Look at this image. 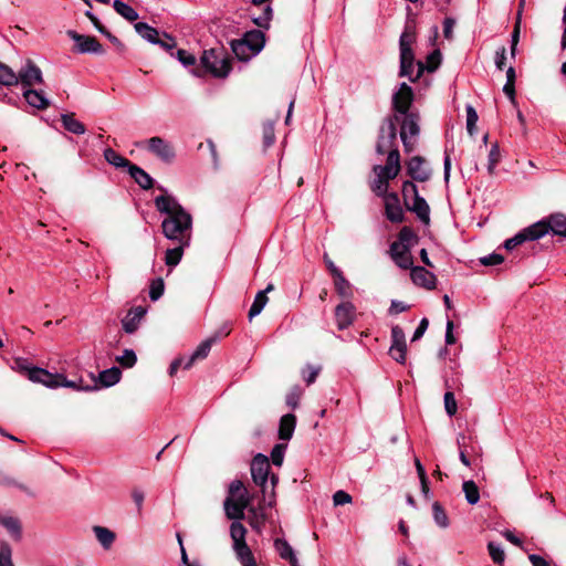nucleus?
I'll return each mask as SVG.
<instances>
[{
    "instance_id": "1",
    "label": "nucleus",
    "mask_w": 566,
    "mask_h": 566,
    "mask_svg": "<svg viewBox=\"0 0 566 566\" xmlns=\"http://www.w3.org/2000/svg\"><path fill=\"white\" fill-rule=\"evenodd\" d=\"M155 207L167 217L161 222L164 235L171 241L190 244L192 217L170 195H161L155 198Z\"/></svg>"
},
{
    "instance_id": "2",
    "label": "nucleus",
    "mask_w": 566,
    "mask_h": 566,
    "mask_svg": "<svg viewBox=\"0 0 566 566\" xmlns=\"http://www.w3.org/2000/svg\"><path fill=\"white\" fill-rule=\"evenodd\" d=\"M401 193L406 209L415 213L423 224H429L430 207L426 199L419 195L415 182L410 180L403 181Z\"/></svg>"
},
{
    "instance_id": "3",
    "label": "nucleus",
    "mask_w": 566,
    "mask_h": 566,
    "mask_svg": "<svg viewBox=\"0 0 566 566\" xmlns=\"http://www.w3.org/2000/svg\"><path fill=\"white\" fill-rule=\"evenodd\" d=\"M201 63L214 77H226L231 71V60L223 49L206 50Z\"/></svg>"
},
{
    "instance_id": "4",
    "label": "nucleus",
    "mask_w": 566,
    "mask_h": 566,
    "mask_svg": "<svg viewBox=\"0 0 566 566\" xmlns=\"http://www.w3.org/2000/svg\"><path fill=\"white\" fill-rule=\"evenodd\" d=\"M399 120L397 115L394 117H387L379 129V136L376 145V151L379 155H384L387 150H390L396 147L397 139V128L396 122Z\"/></svg>"
},
{
    "instance_id": "5",
    "label": "nucleus",
    "mask_w": 566,
    "mask_h": 566,
    "mask_svg": "<svg viewBox=\"0 0 566 566\" xmlns=\"http://www.w3.org/2000/svg\"><path fill=\"white\" fill-rule=\"evenodd\" d=\"M403 119L400 127V138L403 144L405 150L410 153L413 150L415 140L420 133L419 120L420 116L417 112L407 113L402 115Z\"/></svg>"
},
{
    "instance_id": "6",
    "label": "nucleus",
    "mask_w": 566,
    "mask_h": 566,
    "mask_svg": "<svg viewBox=\"0 0 566 566\" xmlns=\"http://www.w3.org/2000/svg\"><path fill=\"white\" fill-rule=\"evenodd\" d=\"M270 462L266 455L258 453L251 462V475L253 482L260 486L263 494V501H266L268 496V480L270 474Z\"/></svg>"
},
{
    "instance_id": "7",
    "label": "nucleus",
    "mask_w": 566,
    "mask_h": 566,
    "mask_svg": "<svg viewBox=\"0 0 566 566\" xmlns=\"http://www.w3.org/2000/svg\"><path fill=\"white\" fill-rule=\"evenodd\" d=\"M535 228L538 239L543 238L549 231L555 235L566 237V216L563 213H553L532 224Z\"/></svg>"
},
{
    "instance_id": "8",
    "label": "nucleus",
    "mask_w": 566,
    "mask_h": 566,
    "mask_svg": "<svg viewBox=\"0 0 566 566\" xmlns=\"http://www.w3.org/2000/svg\"><path fill=\"white\" fill-rule=\"evenodd\" d=\"M15 363L20 370L27 373L29 380L32 382L42 384L48 388H59L57 380L60 374H52L40 367H29L22 359H18Z\"/></svg>"
},
{
    "instance_id": "9",
    "label": "nucleus",
    "mask_w": 566,
    "mask_h": 566,
    "mask_svg": "<svg viewBox=\"0 0 566 566\" xmlns=\"http://www.w3.org/2000/svg\"><path fill=\"white\" fill-rule=\"evenodd\" d=\"M147 150L166 164H171L176 158L174 145L159 136L147 140Z\"/></svg>"
},
{
    "instance_id": "10",
    "label": "nucleus",
    "mask_w": 566,
    "mask_h": 566,
    "mask_svg": "<svg viewBox=\"0 0 566 566\" xmlns=\"http://www.w3.org/2000/svg\"><path fill=\"white\" fill-rule=\"evenodd\" d=\"M43 82L42 71L32 61L27 60L17 73V85L20 83L24 88Z\"/></svg>"
},
{
    "instance_id": "11",
    "label": "nucleus",
    "mask_w": 566,
    "mask_h": 566,
    "mask_svg": "<svg viewBox=\"0 0 566 566\" xmlns=\"http://www.w3.org/2000/svg\"><path fill=\"white\" fill-rule=\"evenodd\" d=\"M390 338L391 345L389 348V355L394 360L403 365L406 363L407 353V343L403 329L399 325L392 326Z\"/></svg>"
},
{
    "instance_id": "12",
    "label": "nucleus",
    "mask_w": 566,
    "mask_h": 566,
    "mask_svg": "<svg viewBox=\"0 0 566 566\" xmlns=\"http://www.w3.org/2000/svg\"><path fill=\"white\" fill-rule=\"evenodd\" d=\"M413 102V91L407 83H401L398 91L392 95V107L395 115H407Z\"/></svg>"
},
{
    "instance_id": "13",
    "label": "nucleus",
    "mask_w": 566,
    "mask_h": 566,
    "mask_svg": "<svg viewBox=\"0 0 566 566\" xmlns=\"http://www.w3.org/2000/svg\"><path fill=\"white\" fill-rule=\"evenodd\" d=\"M67 35L76 43V51L78 53H104L102 44L94 36L78 34L73 30H69Z\"/></svg>"
},
{
    "instance_id": "14",
    "label": "nucleus",
    "mask_w": 566,
    "mask_h": 566,
    "mask_svg": "<svg viewBox=\"0 0 566 566\" xmlns=\"http://www.w3.org/2000/svg\"><path fill=\"white\" fill-rule=\"evenodd\" d=\"M385 216L392 223H401L405 220V212L399 196L390 192L384 198Z\"/></svg>"
},
{
    "instance_id": "15",
    "label": "nucleus",
    "mask_w": 566,
    "mask_h": 566,
    "mask_svg": "<svg viewBox=\"0 0 566 566\" xmlns=\"http://www.w3.org/2000/svg\"><path fill=\"white\" fill-rule=\"evenodd\" d=\"M356 307L349 301H344L335 307V321L339 331L348 328L355 321Z\"/></svg>"
},
{
    "instance_id": "16",
    "label": "nucleus",
    "mask_w": 566,
    "mask_h": 566,
    "mask_svg": "<svg viewBox=\"0 0 566 566\" xmlns=\"http://www.w3.org/2000/svg\"><path fill=\"white\" fill-rule=\"evenodd\" d=\"M407 174L411 181L419 182H426L431 177V170L424 167V159L420 156H415L407 163Z\"/></svg>"
},
{
    "instance_id": "17",
    "label": "nucleus",
    "mask_w": 566,
    "mask_h": 566,
    "mask_svg": "<svg viewBox=\"0 0 566 566\" xmlns=\"http://www.w3.org/2000/svg\"><path fill=\"white\" fill-rule=\"evenodd\" d=\"M389 252L391 259L400 269L411 270L412 268H415L412 255L410 253L409 248H406L402 244L391 243Z\"/></svg>"
},
{
    "instance_id": "18",
    "label": "nucleus",
    "mask_w": 566,
    "mask_h": 566,
    "mask_svg": "<svg viewBox=\"0 0 566 566\" xmlns=\"http://www.w3.org/2000/svg\"><path fill=\"white\" fill-rule=\"evenodd\" d=\"M146 314V310L143 306H136L132 308L126 316L122 319L123 329L127 334L135 333L142 319L144 318Z\"/></svg>"
},
{
    "instance_id": "19",
    "label": "nucleus",
    "mask_w": 566,
    "mask_h": 566,
    "mask_svg": "<svg viewBox=\"0 0 566 566\" xmlns=\"http://www.w3.org/2000/svg\"><path fill=\"white\" fill-rule=\"evenodd\" d=\"M410 275L416 285L427 290H433L436 287V275L422 266L412 268Z\"/></svg>"
},
{
    "instance_id": "20",
    "label": "nucleus",
    "mask_w": 566,
    "mask_h": 566,
    "mask_svg": "<svg viewBox=\"0 0 566 566\" xmlns=\"http://www.w3.org/2000/svg\"><path fill=\"white\" fill-rule=\"evenodd\" d=\"M223 505L227 517L238 521L244 517V510L250 504L243 501L242 497H240L239 501L227 497Z\"/></svg>"
},
{
    "instance_id": "21",
    "label": "nucleus",
    "mask_w": 566,
    "mask_h": 566,
    "mask_svg": "<svg viewBox=\"0 0 566 566\" xmlns=\"http://www.w3.org/2000/svg\"><path fill=\"white\" fill-rule=\"evenodd\" d=\"M23 97L27 103L34 108L46 109L50 106V101L46 98L43 91L29 87L23 91Z\"/></svg>"
},
{
    "instance_id": "22",
    "label": "nucleus",
    "mask_w": 566,
    "mask_h": 566,
    "mask_svg": "<svg viewBox=\"0 0 566 566\" xmlns=\"http://www.w3.org/2000/svg\"><path fill=\"white\" fill-rule=\"evenodd\" d=\"M535 228L533 226H528L525 229L521 230L513 238L507 239L504 243L505 249L512 250L515 247L526 242V241H535L538 240V234L535 233Z\"/></svg>"
},
{
    "instance_id": "23",
    "label": "nucleus",
    "mask_w": 566,
    "mask_h": 566,
    "mask_svg": "<svg viewBox=\"0 0 566 566\" xmlns=\"http://www.w3.org/2000/svg\"><path fill=\"white\" fill-rule=\"evenodd\" d=\"M128 174L142 189L149 190L154 187L151 176L137 165H129Z\"/></svg>"
},
{
    "instance_id": "24",
    "label": "nucleus",
    "mask_w": 566,
    "mask_h": 566,
    "mask_svg": "<svg viewBox=\"0 0 566 566\" xmlns=\"http://www.w3.org/2000/svg\"><path fill=\"white\" fill-rule=\"evenodd\" d=\"M296 427V417L293 413H286L281 417L279 424V439L289 441L294 433Z\"/></svg>"
},
{
    "instance_id": "25",
    "label": "nucleus",
    "mask_w": 566,
    "mask_h": 566,
    "mask_svg": "<svg viewBox=\"0 0 566 566\" xmlns=\"http://www.w3.org/2000/svg\"><path fill=\"white\" fill-rule=\"evenodd\" d=\"M274 548L282 559L289 560L291 566H300L294 549L284 538L274 541Z\"/></svg>"
},
{
    "instance_id": "26",
    "label": "nucleus",
    "mask_w": 566,
    "mask_h": 566,
    "mask_svg": "<svg viewBox=\"0 0 566 566\" xmlns=\"http://www.w3.org/2000/svg\"><path fill=\"white\" fill-rule=\"evenodd\" d=\"M273 290H274V285L272 283H270L265 290L256 293L254 301L249 310V314H248L250 321L262 312V310L264 308V306L266 305V303L269 301L266 293H269Z\"/></svg>"
},
{
    "instance_id": "27",
    "label": "nucleus",
    "mask_w": 566,
    "mask_h": 566,
    "mask_svg": "<svg viewBox=\"0 0 566 566\" xmlns=\"http://www.w3.org/2000/svg\"><path fill=\"white\" fill-rule=\"evenodd\" d=\"M244 42L249 44L250 51L254 53H259L265 43L264 33L260 30H251L244 33L243 38Z\"/></svg>"
},
{
    "instance_id": "28",
    "label": "nucleus",
    "mask_w": 566,
    "mask_h": 566,
    "mask_svg": "<svg viewBox=\"0 0 566 566\" xmlns=\"http://www.w3.org/2000/svg\"><path fill=\"white\" fill-rule=\"evenodd\" d=\"M0 524L15 539L20 541L22 536V526L18 517L12 515H0Z\"/></svg>"
},
{
    "instance_id": "29",
    "label": "nucleus",
    "mask_w": 566,
    "mask_h": 566,
    "mask_svg": "<svg viewBox=\"0 0 566 566\" xmlns=\"http://www.w3.org/2000/svg\"><path fill=\"white\" fill-rule=\"evenodd\" d=\"M122 371L117 367H112L108 369H105L99 373L98 380H96V384L98 386V389L101 387H111L117 384L120 379Z\"/></svg>"
},
{
    "instance_id": "30",
    "label": "nucleus",
    "mask_w": 566,
    "mask_h": 566,
    "mask_svg": "<svg viewBox=\"0 0 566 566\" xmlns=\"http://www.w3.org/2000/svg\"><path fill=\"white\" fill-rule=\"evenodd\" d=\"M135 31L146 41L151 44L159 43V32L157 29L150 27L146 22H137L134 25Z\"/></svg>"
},
{
    "instance_id": "31",
    "label": "nucleus",
    "mask_w": 566,
    "mask_h": 566,
    "mask_svg": "<svg viewBox=\"0 0 566 566\" xmlns=\"http://www.w3.org/2000/svg\"><path fill=\"white\" fill-rule=\"evenodd\" d=\"M93 532L104 549H109L116 538L113 531L104 526H94Z\"/></svg>"
},
{
    "instance_id": "32",
    "label": "nucleus",
    "mask_w": 566,
    "mask_h": 566,
    "mask_svg": "<svg viewBox=\"0 0 566 566\" xmlns=\"http://www.w3.org/2000/svg\"><path fill=\"white\" fill-rule=\"evenodd\" d=\"M91 377H92L93 385L84 386L82 384V379H80L78 381H76V380H67L64 375L60 374L57 384H59V387H67V388H73V389H76V390H84V391H91V390L98 389V386L96 384V379L93 377L92 374H91Z\"/></svg>"
},
{
    "instance_id": "33",
    "label": "nucleus",
    "mask_w": 566,
    "mask_h": 566,
    "mask_svg": "<svg viewBox=\"0 0 566 566\" xmlns=\"http://www.w3.org/2000/svg\"><path fill=\"white\" fill-rule=\"evenodd\" d=\"M334 279V286L337 294L348 301L353 296V289L350 283L345 279L343 272L337 273Z\"/></svg>"
},
{
    "instance_id": "34",
    "label": "nucleus",
    "mask_w": 566,
    "mask_h": 566,
    "mask_svg": "<svg viewBox=\"0 0 566 566\" xmlns=\"http://www.w3.org/2000/svg\"><path fill=\"white\" fill-rule=\"evenodd\" d=\"M231 49L240 61H249L256 55V53L250 51L249 44H247L243 39L232 40Z\"/></svg>"
},
{
    "instance_id": "35",
    "label": "nucleus",
    "mask_w": 566,
    "mask_h": 566,
    "mask_svg": "<svg viewBox=\"0 0 566 566\" xmlns=\"http://www.w3.org/2000/svg\"><path fill=\"white\" fill-rule=\"evenodd\" d=\"M240 497L247 503H251V496L243 483L240 480H233L229 485L228 499L239 501Z\"/></svg>"
},
{
    "instance_id": "36",
    "label": "nucleus",
    "mask_w": 566,
    "mask_h": 566,
    "mask_svg": "<svg viewBox=\"0 0 566 566\" xmlns=\"http://www.w3.org/2000/svg\"><path fill=\"white\" fill-rule=\"evenodd\" d=\"M63 127L72 134L82 135L85 126L74 117V114H63L61 117Z\"/></svg>"
},
{
    "instance_id": "37",
    "label": "nucleus",
    "mask_w": 566,
    "mask_h": 566,
    "mask_svg": "<svg viewBox=\"0 0 566 566\" xmlns=\"http://www.w3.org/2000/svg\"><path fill=\"white\" fill-rule=\"evenodd\" d=\"M113 8L120 17H123L129 22L136 21L139 17L137 11L133 7L123 2L122 0H115L113 2Z\"/></svg>"
},
{
    "instance_id": "38",
    "label": "nucleus",
    "mask_w": 566,
    "mask_h": 566,
    "mask_svg": "<svg viewBox=\"0 0 566 566\" xmlns=\"http://www.w3.org/2000/svg\"><path fill=\"white\" fill-rule=\"evenodd\" d=\"M462 491L470 505H475L480 501V490L474 481H464L462 484Z\"/></svg>"
},
{
    "instance_id": "39",
    "label": "nucleus",
    "mask_w": 566,
    "mask_h": 566,
    "mask_svg": "<svg viewBox=\"0 0 566 566\" xmlns=\"http://www.w3.org/2000/svg\"><path fill=\"white\" fill-rule=\"evenodd\" d=\"M104 158L108 164L113 165L116 168L129 169V165H133L128 159H126L112 148H106L104 150Z\"/></svg>"
},
{
    "instance_id": "40",
    "label": "nucleus",
    "mask_w": 566,
    "mask_h": 566,
    "mask_svg": "<svg viewBox=\"0 0 566 566\" xmlns=\"http://www.w3.org/2000/svg\"><path fill=\"white\" fill-rule=\"evenodd\" d=\"M178 245L172 248V249H168L166 251V254H165V263L166 265L168 266H176L181 258H182V254H184V249L186 247H188L189 244H182L181 242H177Z\"/></svg>"
},
{
    "instance_id": "41",
    "label": "nucleus",
    "mask_w": 566,
    "mask_h": 566,
    "mask_svg": "<svg viewBox=\"0 0 566 566\" xmlns=\"http://www.w3.org/2000/svg\"><path fill=\"white\" fill-rule=\"evenodd\" d=\"M17 85V73L7 64L0 62V86Z\"/></svg>"
},
{
    "instance_id": "42",
    "label": "nucleus",
    "mask_w": 566,
    "mask_h": 566,
    "mask_svg": "<svg viewBox=\"0 0 566 566\" xmlns=\"http://www.w3.org/2000/svg\"><path fill=\"white\" fill-rule=\"evenodd\" d=\"M247 528L238 521L232 522L230 526V536L233 541V545L245 543Z\"/></svg>"
},
{
    "instance_id": "43",
    "label": "nucleus",
    "mask_w": 566,
    "mask_h": 566,
    "mask_svg": "<svg viewBox=\"0 0 566 566\" xmlns=\"http://www.w3.org/2000/svg\"><path fill=\"white\" fill-rule=\"evenodd\" d=\"M413 71H415V63H410L409 65H407L406 71H405L406 73H402V64H400L399 75L407 76L410 81L415 82L419 77H421V75L423 74L424 63L421 61H418L417 62V72L415 73Z\"/></svg>"
},
{
    "instance_id": "44",
    "label": "nucleus",
    "mask_w": 566,
    "mask_h": 566,
    "mask_svg": "<svg viewBox=\"0 0 566 566\" xmlns=\"http://www.w3.org/2000/svg\"><path fill=\"white\" fill-rule=\"evenodd\" d=\"M413 241H417V235L415 231L410 227H402L398 233V241L394 243L402 244L406 248L410 249V245Z\"/></svg>"
},
{
    "instance_id": "45",
    "label": "nucleus",
    "mask_w": 566,
    "mask_h": 566,
    "mask_svg": "<svg viewBox=\"0 0 566 566\" xmlns=\"http://www.w3.org/2000/svg\"><path fill=\"white\" fill-rule=\"evenodd\" d=\"M432 513H433V520L438 526H440L442 528H446L449 526L448 515L439 502H434L432 504Z\"/></svg>"
},
{
    "instance_id": "46",
    "label": "nucleus",
    "mask_w": 566,
    "mask_h": 566,
    "mask_svg": "<svg viewBox=\"0 0 566 566\" xmlns=\"http://www.w3.org/2000/svg\"><path fill=\"white\" fill-rule=\"evenodd\" d=\"M373 170L376 174V176L382 177L388 181L395 179L398 176V174L400 172V169H398L397 167H392V166H388V165H385V166L376 165V166H374Z\"/></svg>"
},
{
    "instance_id": "47",
    "label": "nucleus",
    "mask_w": 566,
    "mask_h": 566,
    "mask_svg": "<svg viewBox=\"0 0 566 566\" xmlns=\"http://www.w3.org/2000/svg\"><path fill=\"white\" fill-rule=\"evenodd\" d=\"M272 14H273V10H272V7L266 4L263 10H262V13L259 14V15H253L252 18V21L259 27V28H263V29H269L270 27V21L272 19Z\"/></svg>"
},
{
    "instance_id": "48",
    "label": "nucleus",
    "mask_w": 566,
    "mask_h": 566,
    "mask_svg": "<svg viewBox=\"0 0 566 566\" xmlns=\"http://www.w3.org/2000/svg\"><path fill=\"white\" fill-rule=\"evenodd\" d=\"M388 187L389 181L378 176H376L375 180L370 184L373 192L381 198H386V196L390 193L388 192Z\"/></svg>"
},
{
    "instance_id": "49",
    "label": "nucleus",
    "mask_w": 566,
    "mask_h": 566,
    "mask_svg": "<svg viewBox=\"0 0 566 566\" xmlns=\"http://www.w3.org/2000/svg\"><path fill=\"white\" fill-rule=\"evenodd\" d=\"M415 41H416L415 27L411 24H407L405 27L403 32L400 35L399 48H412V44Z\"/></svg>"
},
{
    "instance_id": "50",
    "label": "nucleus",
    "mask_w": 566,
    "mask_h": 566,
    "mask_svg": "<svg viewBox=\"0 0 566 566\" xmlns=\"http://www.w3.org/2000/svg\"><path fill=\"white\" fill-rule=\"evenodd\" d=\"M501 160V151L497 143H494L491 146L489 157H488V172L490 175H494L495 167Z\"/></svg>"
},
{
    "instance_id": "51",
    "label": "nucleus",
    "mask_w": 566,
    "mask_h": 566,
    "mask_svg": "<svg viewBox=\"0 0 566 566\" xmlns=\"http://www.w3.org/2000/svg\"><path fill=\"white\" fill-rule=\"evenodd\" d=\"M195 361H196V359L193 358L192 355L187 358L180 357V358L175 359L170 364L169 375L174 376L180 367H182L184 369L191 368V366L193 365Z\"/></svg>"
},
{
    "instance_id": "52",
    "label": "nucleus",
    "mask_w": 566,
    "mask_h": 566,
    "mask_svg": "<svg viewBox=\"0 0 566 566\" xmlns=\"http://www.w3.org/2000/svg\"><path fill=\"white\" fill-rule=\"evenodd\" d=\"M489 554L495 564H503L505 559V553L500 544L490 542L488 545Z\"/></svg>"
},
{
    "instance_id": "53",
    "label": "nucleus",
    "mask_w": 566,
    "mask_h": 566,
    "mask_svg": "<svg viewBox=\"0 0 566 566\" xmlns=\"http://www.w3.org/2000/svg\"><path fill=\"white\" fill-rule=\"evenodd\" d=\"M233 551L235 552L237 558L240 563L254 558L252 551L248 546L247 542L233 545Z\"/></svg>"
},
{
    "instance_id": "54",
    "label": "nucleus",
    "mask_w": 566,
    "mask_h": 566,
    "mask_svg": "<svg viewBox=\"0 0 566 566\" xmlns=\"http://www.w3.org/2000/svg\"><path fill=\"white\" fill-rule=\"evenodd\" d=\"M302 395H303L302 388L300 386H294L286 395V398H285L286 405L292 409H296L298 407Z\"/></svg>"
},
{
    "instance_id": "55",
    "label": "nucleus",
    "mask_w": 566,
    "mask_h": 566,
    "mask_svg": "<svg viewBox=\"0 0 566 566\" xmlns=\"http://www.w3.org/2000/svg\"><path fill=\"white\" fill-rule=\"evenodd\" d=\"M263 143L265 147H270L275 142L274 124L273 122H265L262 128Z\"/></svg>"
},
{
    "instance_id": "56",
    "label": "nucleus",
    "mask_w": 566,
    "mask_h": 566,
    "mask_svg": "<svg viewBox=\"0 0 566 566\" xmlns=\"http://www.w3.org/2000/svg\"><path fill=\"white\" fill-rule=\"evenodd\" d=\"M118 364L125 368H130L136 364L137 357L133 349H125L122 356L116 358Z\"/></svg>"
},
{
    "instance_id": "57",
    "label": "nucleus",
    "mask_w": 566,
    "mask_h": 566,
    "mask_svg": "<svg viewBox=\"0 0 566 566\" xmlns=\"http://www.w3.org/2000/svg\"><path fill=\"white\" fill-rule=\"evenodd\" d=\"M164 294V281L158 277L151 281L149 287V297L151 301H157Z\"/></svg>"
},
{
    "instance_id": "58",
    "label": "nucleus",
    "mask_w": 566,
    "mask_h": 566,
    "mask_svg": "<svg viewBox=\"0 0 566 566\" xmlns=\"http://www.w3.org/2000/svg\"><path fill=\"white\" fill-rule=\"evenodd\" d=\"M0 566H14L12 563V549L8 543L0 545Z\"/></svg>"
},
{
    "instance_id": "59",
    "label": "nucleus",
    "mask_w": 566,
    "mask_h": 566,
    "mask_svg": "<svg viewBox=\"0 0 566 566\" xmlns=\"http://www.w3.org/2000/svg\"><path fill=\"white\" fill-rule=\"evenodd\" d=\"M444 400V409L447 413L452 417L455 415L458 410L457 400L454 398V394L452 391H447L443 397Z\"/></svg>"
},
{
    "instance_id": "60",
    "label": "nucleus",
    "mask_w": 566,
    "mask_h": 566,
    "mask_svg": "<svg viewBox=\"0 0 566 566\" xmlns=\"http://www.w3.org/2000/svg\"><path fill=\"white\" fill-rule=\"evenodd\" d=\"M400 49V64H402V73H406V67L410 63H415V55L412 48H399Z\"/></svg>"
},
{
    "instance_id": "61",
    "label": "nucleus",
    "mask_w": 566,
    "mask_h": 566,
    "mask_svg": "<svg viewBox=\"0 0 566 566\" xmlns=\"http://www.w3.org/2000/svg\"><path fill=\"white\" fill-rule=\"evenodd\" d=\"M286 446L284 444H276L271 451V460L272 463L276 467H281L284 459V451Z\"/></svg>"
},
{
    "instance_id": "62",
    "label": "nucleus",
    "mask_w": 566,
    "mask_h": 566,
    "mask_svg": "<svg viewBox=\"0 0 566 566\" xmlns=\"http://www.w3.org/2000/svg\"><path fill=\"white\" fill-rule=\"evenodd\" d=\"M176 56L178 61L185 66H192L196 63V56L184 49L177 50Z\"/></svg>"
},
{
    "instance_id": "63",
    "label": "nucleus",
    "mask_w": 566,
    "mask_h": 566,
    "mask_svg": "<svg viewBox=\"0 0 566 566\" xmlns=\"http://www.w3.org/2000/svg\"><path fill=\"white\" fill-rule=\"evenodd\" d=\"M212 339H207L202 342L197 349L192 353L193 358L197 359H203L208 356L210 349H211Z\"/></svg>"
},
{
    "instance_id": "64",
    "label": "nucleus",
    "mask_w": 566,
    "mask_h": 566,
    "mask_svg": "<svg viewBox=\"0 0 566 566\" xmlns=\"http://www.w3.org/2000/svg\"><path fill=\"white\" fill-rule=\"evenodd\" d=\"M440 57H441L440 51L434 50L433 52H431L428 55L427 64H424V70H427L429 72L436 71L440 64Z\"/></svg>"
}]
</instances>
